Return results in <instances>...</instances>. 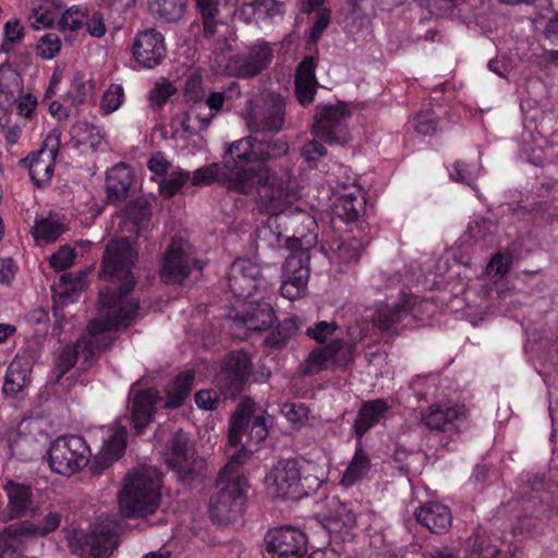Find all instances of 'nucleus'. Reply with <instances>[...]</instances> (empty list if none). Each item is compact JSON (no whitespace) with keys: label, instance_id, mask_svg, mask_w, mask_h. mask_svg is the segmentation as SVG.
Listing matches in <instances>:
<instances>
[{"label":"nucleus","instance_id":"nucleus-57","mask_svg":"<svg viewBox=\"0 0 558 558\" xmlns=\"http://www.w3.org/2000/svg\"><path fill=\"white\" fill-rule=\"evenodd\" d=\"M94 90L92 81H83L81 77H74L71 88L68 93L74 105L84 104Z\"/></svg>","mask_w":558,"mask_h":558},{"label":"nucleus","instance_id":"nucleus-42","mask_svg":"<svg viewBox=\"0 0 558 558\" xmlns=\"http://www.w3.org/2000/svg\"><path fill=\"white\" fill-rule=\"evenodd\" d=\"M150 13L158 20L174 23L182 19L186 0H149Z\"/></svg>","mask_w":558,"mask_h":558},{"label":"nucleus","instance_id":"nucleus-3","mask_svg":"<svg viewBox=\"0 0 558 558\" xmlns=\"http://www.w3.org/2000/svg\"><path fill=\"white\" fill-rule=\"evenodd\" d=\"M263 144L255 136H246L229 145L223 158L222 183L230 191L248 193L255 184L269 177V168L259 162Z\"/></svg>","mask_w":558,"mask_h":558},{"label":"nucleus","instance_id":"nucleus-27","mask_svg":"<svg viewBox=\"0 0 558 558\" xmlns=\"http://www.w3.org/2000/svg\"><path fill=\"white\" fill-rule=\"evenodd\" d=\"M134 177L125 163H118L107 171L106 192L109 204L118 205L126 199Z\"/></svg>","mask_w":558,"mask_h":558},{"label":"nucleus","instance_id":"nucleus-61","mask_svg":"<svg viewBox=\"0 0 558 558\" xmlns=\"http://www.w3.org/2000/svg\"><path fill=\"white\" fill-rule=\"evenodd\" d=\"M337 329L338 325L335 322H318L314 327L307 328L306 335L318 343H323L329 336L333 335Z\"/></svg>","mask_w":558,"mask_h":558},{"label":"nucleus","instance_id":"nucleus-2","mask_svg":"<svg viewBox=\"0 0 558 558\" xmlns=\"http://www.w3.org/2000/svg\"><path fill=\"white\" fill-rule=\"evenodd\" d=\"M248 458V452L241 449L230 454L227 465L219 472L215 490L209 500L210 519L218 524L239 521L246 502L247 481L238 468Z\"/></svg>","mask_w":558,"mask_h":558},{"label":"nucleus","instance_id":"nucleus-10","mask_svg":"<svg viewBox=\"0 0 558 558\" xmlns=\"http://www.w3.org/2000/svg\"><path fill=\"white\" fill-rule=\"evenodd\" d=\"M286 118V101L279 94L270 93L262 101L253 106L247 116L246 124L252 133H278Z\"/></svg>","mask_w":558,"mask_h":558},{"label":"nucleus","instance_id":"nucleus-49","mask_svg":"<svg viewBox=\"0 0 558 558\" xmlns=\"http://www.w3.org/2000/svg\"><path fill=\"white\" fill-rule=\"evenodd\" d=\"M177 93V87L167 81L156 83L149 93L150 107L159 109Z\"/></svg>","mask_w":558,"mask_h":558},{"label":"nucleus","instance_id":"nucleus-6","mask_svg":"<svg viewBox=\"0 0 558 558\" xmlns=\"http://www.w3.org/2000/svg\"><path fill=\"white\" fill-rule=\"evenodd\" d=\"M92 457L85 439L77 435L59 436L47 452L50 470L62 476H71L83 470Z\"/></svg>","mask_w":558,"mask_h":558},{"label":"nucleus","instance_id":"nucleus-4","mask_svg":"<svg viewBox=\"0 0 558 558\" xmlns=\"http://www.w3.org/2000/svg\"><path fill=\"white\" fill-rule=\"evenodd\" d=\"M161 474L154 466H138L128 473L119 494L123 517L131 518L154 513L160 504Z\"/></svg>","mask_w":558,"mask_h":558},{"label":"nucleus","instance_id":"nucleus-17","mask_svg":"<svg viewBox=\"0 0 558 558\" xmlns=\"http://www.w3.org/2000/svg\"><path fill=\"white\" fill-rule=\"evenodd\" d=\"M116 545V533L108 526H97L89 533H76L70 542L71 550L80 558H107Z\"/></svg>","mask_w":558,"mask_h":558},{"label":"nucleus","instance_id":"nucleus-11","mask_svg":"<svg viewBox=\"0 0 558 558\" xmlns=\"http://www.w3.org/2000/svg\"><path fill=\"white\" fill-rule=\"evenodd\" d=\"M310 250L298 247L290 250L282 268L281 295L288 300H294L306 291L310 279Z\"/></svg>","mask_w":558,"mask_h":558},{"label":"nucleus","instance_id":"nucleus-50","mask_svg":"<svg viewBox=\"0 0 558 558\" xmlns=\"http://www.w3.org/2000/svg\"><path fill=\"white\" fill-rule=\"evenodd\" d=\"M24 37V27L21 26L19 20L8 21L4 25V40L0 45V52H9L12 47Z\"/></svg>","mask_w":558,"mask_h":558},{"label":"nucleus","instance_id":"nucleus-37","mask_svg":"<svg viewBox=\"0 0 558 558\" xmlns=\"http://www.w3.org/2000/svg\"><path fill=\"white\" fill-rule=\"evenodd\" d=\"M412 307L408 300L393 305L383 304L378 306L374 316V325L383 331L391 330L410 315Z\"/></svg>","mask_w":558,"mask_h":558},{"label":"nucleus","instance_id":"nucleus-60","mask_svg":"<svg viewBox=\"0 0 558 558\" xmlns=\"http://www.w3.org/2000/svg\"><path fill=\"white\" fill-rule=\"evenodd\" d=\"M281 413L293 424L303 423L308 417V409L303 403L286 402Z\"/></svg>","mask_w":558,"mask_h":558},{"label":"nucleus","instance_id":"nucleus-7","mask_svg":"<svg viewBox=\"0 0 558 558\" xmlns=\"http://www.w3.org/2000/svg\"><path fill=\"white\" fill-rule=\"evenodd\" d=\"M228 288L233 296L240 301L262 295V299H271L272 286L260 276L256 264L248 259H236L228 272Z\"/></svg>","mask_w":558,"mask_h":558},{"label":"nucleus","instance_id":"nucleus-36","mask_svg":"<svg viewBox=\"0 0 558 558\" xmlns=\"http://www.w3.org/2000/svg\"><path fill=\"white\" fill-rule=\"evenodd\" d=\"M215 117V111L204 104V99L193 101V105L184 113L181 125L184 132L198 134L208 129Z\"/></svg>","mask_w":558,"mask_h":558},{"label":"nucleus","instance_id":"nucleus-47","mask_svg":"<svg viewBox=\"0 0 558 558\" xmlns=\"http://www.w3.org/2000/svg\"><path fill=\"white\" fill-rule=\"evenodd\" d=\"M86 10L78 7L73 5L68 9L61 16L59 21V26L62 31H78L84 27V23L86 20Z\"/></svg>","mask_w":558,"mask_h":558},{"label":"nucleus","instance_id":"nucleus-19","mask_svg":"<svg viewBox=\"0 0 558 558\" xmlns=\"http://www.w3.org/2000/svg\"><path fill=\"white\" fill-rule=\"evenodd\" d=\"M231 318L238 327L260 331L274 324L275 313L270 299H262V295L258 294L242 301L240 310Z\"/></svg>","mask_w":558,"mask_h":558},{"label":"nucleus","instance_id":"nucleus-40","mask_svg":"<svg viewBox=\"0 0 558 558\" xmlns=\"http://www.w3.org/2000/svg\"><path fill=\"white\" fill-rule=\"evenodd\" d=\"M66 230L63 219L57 215H49L36 221L32 234L37 243L54 242Z\"/></svg>","mask_w":558,"mask_h":558},{"label":"nucleus","instance_id":"nucleus-33","mask_svg":"<svg viewBox=\"0 0 558 558\" xmlns=\"http://www.w3.org/2000/svg\"><path fill=\"white\" fill-rule=\"evenodd\" d=\"M365 199L363 191L357 186H352L348 192L341 193L335 204V215L341 220L355 221L364 210Z\"/></svg>","mask_w":558,"mask_h":558},{"label":"nucleus","instance_id":"nucleus-30","mask_svg":"<svg viewBox=\"0 0 558 558\" xmlns=\"http://www.w3.org/2000/svg\"><path fill=\"white\" fill-rule=\"evenodd\" d=\"M62 521V514L49 509L44 518L34 523L28 521L17 522L7 527L5 532L11 535H34L47 536L58 530Z\"/></svg>","mask_w":558,"mask_h":558},{"label":"nucleus","instance_id":"nucleus-53","mask_svg":"<svg viewBox=\"0 0 558 558\" xmlns=\"http://www.w3.org/2000/svg\"><path fill=\"white\" fill-rule=\"evenodd\" d=\"M294 329L293 322H286L283 326L269 332L265 338V343L269 348L281 349L286 345L287 341L292 337Z\"/></svg>","mask_w":558,"mask_h":558},{"label":"nucleus","instance_id":"nucleus-32","mask_svg":"<svg viewBox=\"0 0 558 558\" xmlns=\"http://www.w3.org/2000/svg\"><path fill=\"white\" fill-rule=\"evenodd\" d=\"M86 275V271L63 274L52 286L53 302L60 306L74 302L85 288Z\"/></svg>","mask_w":558,"mask_h":558},{"label":"nucleus","instance_id":"nucleus-56","mask_svg":"<svg viewBox=\"0 0 558 558\" xmlns=\"http://www.w3.org/2000/svg\"><path fill=\"white\" fill-rule=\"evenodd\" d=\"M60 49L61 39L54 33L44 35L37 44L38 54L44 59H52L60 52Z\"/></svg>","mask_w":558,"mask_h":558},{"label":"nucleus","instance_id":"nucleus-43","mask_svg":"<svg viewBox=\"0 0 558 558\" xmlns=\"http://www.w3.org/2000/svg\"><path fill=\"white\" fill-rule=\"evenodd\" d=\"M194 371H186L179 374L168 390L166 407L179 408L182 405L191 392V389L194 385Z\"/></svg>","mask_w":558,"mask_h":558},{"label":"nucleus","instance_id":"nucleus-13","mask_svg":"<svg viewBox=\"0 0 558 558\" xmlns=\"http://www.w3.org/2000/svg\"><path fill=\"white\" fill-rule=\"evenodd\" d=\"M170 451L171 456L167 462L177 471L181 481L189 483L204 474L206 463L202 458L195 456L190 446L189 436L182 429L173 434L170 440Z\"/></svg>","mask_w":558,"mask_h":558},{"label":"nucleus","instance_id":"nucleus-62","mask_svg":"<svg viewBox=\"0 0 558 558\" xmlns=\"http://www.w3.org/2000/svg\"><path fill=\"white\" fill-rule=\"evenodd\" d=\"M202 81V75L197 72L191 73V75L186 78L184 85V95L189 100L197 101L204 99Z\"/></svg>","mask_w":558,"mask_h":558},{"label":"nucleus","instance_id":"nucleus-22","mask_svg":"<svg viewBox=\"0 0 558 558\" xmlns=\"http://www.w3.org/2000/svg\"><path fill=\"white\" fill-rule=\"evenodd\" d=\"M8 505L2 513V520L8 522L23 517H34L38 511L34 490L31 485L8 481L3 486Z\"/></svg>","mask_w":558,"mask_h":558},{"label":"nucleus","instance_id":"nucleus-26","mask_svg":"<svg viewBox=\"0 0 558 558\" xmlns=\"http://www.w3.org/2000/svg\"><path fill=\"white\" fill-rule=\"evenodd\" d=\"M32 368L33 363L28 356L16 355L8 366L2 392L10 398L23 392L31 383Z\"/></svg>","mask_w":558,"mask_h":558},{"label":"nucleus","instance_id":"nucleus-58","mask_svg":"<svg viewBox=\"0 0 558 558\" xmlns=\"http://www.w3.org/2000/svg\"><path fill=\"white\" fill-rule=\"evenodd\" d=\"M363 251L362 243L356 239H351L338 245L337 255L344 263H356Z\"/></svg>","mask_w":558,"mask_h":558},{"label":"nucleus","instance_id":"nucleus-34","mask_svg":"<svg viewBox=\"0 0 558 558\" xmlns=\"http://www.w3.org/2000/svg\"><path fill=\"white\" fill-rule=\"evenodd\" d=\"M201 12L206 36H213L216 26L221 23L225 11L234 8V0H195Z\"/></svg>","mask_w":558,"mask_h":558},{"label":"nucleus","instance_id":"nucleus-29","mask_svg":"<svg viewBox=\"0 0 558 558\" xmlns=\"http://www.w3.org/2000/svg\"><path fill=\"white\" fill-rule=\"evenodd\" d=\"M417 521L432 533L441 534L448 531L452 523L450 509L439 502H427L415 511Z\"/></svg>","mask_w":558,"mask_h":558},{"label":"nucleus","instance_id":"nucleus-55","mask_svg":"<svg viewBox=\"0 0 558 558\" xmlns=\"http://www.w3.org/2000/svg\"><path fill=\"white\" fill-rule=\"evenodd\" d=\"M10 450L17 459L29 460L35 453V444L31 438L17 435L11 440Z\"/></svg>","mask_w":558,"mask_h":558},{"label":"nucleus","instance_id":"nucleus-51","mask_svg":"<svg viewBox=\"0 0 558 558\" xmlns=\"http://www.w3.org/2000/svg\"><path fill=\"white\" fill-rule=\"evenodd\" d=\"M438 118L433 109H426L418 112L413 119L414 130L422 135L435 133Z\"/></svg>","mask_w":558,"mask_h":558},{"label":"nucleus","instance_id":"nucleus-52","mask_svg":"<svg viewBox=\"0 0 558 558\" xmlns=\"http://www.w3.org/2000/svg\"><path fill=\"white\" fill-rule=\"evenodd\" d=\"M258 144H263L260 148L262 154L258 155L259 162L266 161L268 159H276L284 156L288 150V144L284 141L276 140V141H264L258 140Z\"/></svg>","mask_w":558,"mask_h":558},{"label":"nucleus","instance_id":"nucleus-23","mask_svg":"<svg viewBox=\"0 0 558 558\" xmlns=\"http://www.w3.org/2000/svg\"><path fill=\"white\" fill-rule=\"evenodd\" d=\"M272 57V50L268 44L256 45L246 53L230 58L227 69L241 78L254 77L269 66Z\"/></svg>","mask_w":558,"mask_h":558},{"label":"nucleus","instance_id":"nucleus-14","mask_svg":"<svg viewBox=\"0 0 558 558\" xmlns=\"http://www.w3.org/2000/svg\"><path fill=\"white\" fill-rule=\"evenodd\" d=\"M306 535L294 527L283 526L268 531L265 536V558H303L307 551Z\"/></svg>","mask_w":558,"mask_h":558},{"label":"nucleus","instance_id":"nucleus-1","mask_svg":"<svg viewBox=\"0 0 558 558\" xmlns=\"http://www.w3.org/2000/svg\"><path fill=\"white\" fill-rule=\"evenodd\" d=\"M136 253L126 239L111 241L107 244L101 265L100 277L108 281H122L119 287H109L99 291V318L88 325L87 335L73 345H65L58 360L59 377L69 372L76 363L81 352L86 356L95 350L109 347L107 332L132 320L140 308L138 302L128 298L135 281L131 276V268L135 262Z\"/></svg>","mask_w":558,"mask_h":558},{"label":"nucleus","instance_id":"nucleus-35","mask_svg":"<svg viewBox=\"0 0 558 558\" xmlns=\"http://www.w3.org/2000/svg\"><path fill=\"white\" fill-rule=\"evenodd\" d=\"M388 411L385 400L376 399L364 402L357 412L354 429L359 437H362L369 428L375 426Z\"/></svg>","mask_w":558,"mask_h":558},{"label":"nucleus","instance_id":"nucleus-46","mask_svg":"<svg viewBox=\"0 0 558 558\" xmlns=\"http://www.w3.org/2000/svg\"><path fill=\"white\" fill-rule=\"evenodd\" d=\"M124 101V89L119 84H111L104 93L100 108L105 113L117 111Z\"/></svg>","mask_w":558,"mask_h":558},{"label":"nucleus","instance_id":"nucleus-45","mask_svg":"<svg viewBox=\"0 0 558 558\" xmlns=\"http://www.w3.org/2000/svg\"><path fill=\"white\" fill-rule=\"evenodd\" d=\"M190 180V172L173 171L169 175L163 177L159 182L160 194L167 198L175 195L181 187Z\"/></svg>","mask_w":558,"mask_h":558},{"label":"nucleus","instance_id":"nucleus-8","mask_svg":"<svg viewBox=\"0 0 558 558\" xmlns=\"http://www.w3.org/2000/svg\"><path fill=\"white\" fill-rule=\"evenodd\" d=\"M351 110L345 104L318 105L315 110L312 132L315 137L329 144L343 145L350 141L348 120Z\"/></svg>","mask_w":558,"mask_h":558},{"label":"nucleus","instance_id":"nucleus-12","mask_svg":"<svg viewBox=\"0 0 558 558\" xmlns=\"http://www.w3.org/2000/svg\"><path fill=\"white\" fill-rule=\"evenodd\" d=\"M279 226H283L291 235L287 236V246L289 250L298 247L313 248L317 244L318 226L315 218L307 211L295 208H289L278 219Z\"/></svg>","mask_w":558,"mask_h":558},{"label":"nucleus","instance_id":"nucleus-21","mask_svg":"<svg viewBox=\"0 0 558 558\" xmlns=\"http://www.w3.org/2000/svg\"><path fill=\"white\" fill-rule=\"evenodd\" d=\"M135 61L145 69H154L166 57L167 48L163 35L155 28L140 32L132 44Z\"/></svg>","mask_w":558,"mask_h":558},{"label":"nucleus","instance_id":"nucleus-16","mask_svg":"<svg viewBox=\"0 0 558 558\" xmlns=\"http://www.w3.org/2000/svg\"><path fill=\"white\" fill-rule=\"evenodd\" d=\"M353 345L338 339L317 348L305 361L303 374L314 375L333 366L342 367L353 360Z\"/></svg>","mask_w":558,"mask_h":558},{"label":"nucleus","instance_id":"nucleus-20","mask_svg":"<svg viewBox=\"0 0 558 558\" xmlns=\"http://www.w3.org/2000/svg\"><path fill=\"white\" fill-rule=\"evenodd\" d=\"M59 148V136L49 134L45 146L37 151L31 153L21 160V165L29 171L32 181L38 187L46 185L53 174V160Z\"/></svg>","mask_w":558,"mask_h":558},{"label":"nucleus","instance_id":"nucleus-24","mask_svg":"<svg viewBox=\"0 0 558 558\" xmlns=\"http://www.w3.org/2000/svg\"><path fill=\"white\" fill-rule=\"evenodd\" d=\"M466 417L463 405L434 403L421 413V422L430 430L450 432L457 428V422Z\"/></svg>","mask_w":558,"mask_h":558},{"label":"nucleus","instance_id":"nucleus-54","mask_svg":"<svg viewBox=\"0 0 558 558\" xmlns=\"http://www.w3.org/2000/svg\"><path fill=\"white\" fill-rule=\"evenodd\" d=\"M478 172L480 166L477 163L474 162L469 165L462 161H458L454 163L453 169L450 172V177L458 182L472 185Z\"/></svg>","mask_w":558,"mask_h":558},{"label":"nucleus","instance_id":"nucleus-39","mask_svg":"<svg viewBox=\"0 0 558 558\" xmlns=\"http://www.w3.org/2000/svg\"><path fill=\"white\" fill-rule=\"evenodd\" d=\"M254 402L250 398L243 399L236 412L232 416L229 427L228 441L230 447H238L241 444L242 435L246 432L250 421L254 417Z\"/></svg>","mask_w":558,"mask_h":558},{"label":"nucleus","instance_id":"nucleus-31","mask_svg":"<svg viewBox=\"0 0 558 558\" xmlns=\"http://www.w3.org/2000/svg\"><path fill=\"white\" fill-rule=\"evenodd\" d=\"M131 395L133 396L132 405V422L137 433L149 424L154 405L158 398L157 392L153 389L147 390H135V385L131 388Z\"/></svg>","mask_w":558,"mask_h":558},{"label":"nucleus","instance_id":"nucleus-38","mask_svg":"<svg viewBox=\"0 0 558 558\" xmlns=\"http://www.w3.org/2000/svg\"><path fill=\"white\" fill-rule=\"evenodd\" d=\"M126 436L125 427L120 426L116 428L112 435L105 440L101 450L97 454V464L105 469L117 461L125 450Z\"/></svg>","mask_w":558,"mask_h":558},{"label":"nucleus","instance_id":"nucleus-25","mask_svg":"<svg viewBox=\"0 0 558 558\" xmlns=\"http://www.w3.org/2000/svg\"><path fill=\"white\" fill-rule=\"evenodd\" d=\"M318 517L330 534L347 533L355 525V514L337 497L324 501Z\"/></svg>","mask_w":558,"mask_h":558},{"label":"nucleus","instance_id":"nucleus-59","mask_svg":"<svg viewBox=\"0 0 558 558\" xmlns=\"http://www.w3.org/2000/svg\"><path fill=\"white\" fill-rule=\"evenodd\" d=\"M495 225L489 219H478L473 221L469 228L468 233L475 241H486L493 234Z\"/></svg>","mask_w":558,"mask_h":558},{"label":"nucleus","instance_id":"nucleus-64","mask_svg":"<svg viewBox=\"0 0 558 558\" xmlns=\"http://www.w3.org/2000/svg\"><path fill=\"white\" fill-rule=\"evenodd\" d=\"M29 20L32 26L36 29H39L50 26L54 21V16L53 13L48 9H44L39 5L32 9Z\"/></svg>","mask_w":558,"mask_h":558},{"label":"nucleus","instance_id":"nucleus-28","mask_svg":"<svg viewBox=\"0 0 558 558\" xmlns=\"http://www.w3.org/2000/svg\"><path fill=\"white\" fill-rule=\"evenodd\" d=\"M316 62L313 57H306L296 68L294 85L295 96L302 106L314 100L318 82L315 75Z\"/></svg>","mask_w":558,"mask_h":558},{"label":"nucleus","instance_id":"nucleus-9","mask_svg":"<svg viewBox=\"0 0 558 558\" xmlns=\"http://www.w3.org/2000/svg\"><path fill=\"white\" fill-rule=\"evenodd\" d=\"M242 194L255 195L258 211L272 216L276 223L295 199V194L288 191L284 182L270 170L267 180H262L248 193Z\"/></svg>","mask_w":558,"mask_h":558},{"label":"nucleus","instance_id":"nucleus-63","mask_svg":"<svg viewBox=\"0 0 558 558\" xmlns=\"http://www.w3.org/2000/svg\"><path fill=\"white\" fill-rule=\"evenodd\" d=\"M75 251L70 246H62L50 257V265L57 270H63L72 266Z\"/></svg>","mask_w":558,"mask_h":558},{"label":"nucleus","instance_id":"nucleus-44","mask_svg":"<svg viewBox=\"0 0 558 558\" xmlns=\"http://www.w3.org/2000/svg\"><path fill=\"white\" fill-rule=\"evenodd\" d=\"M369 465L366 452L362 448L356 449L352 461L342 476V484L351 486L363 478L367 474Z\"/></svg>","mask_w":558,"mask_h":558},{"label":"nucleus","instance_id":"nucleus-18","mask_svg":"<svg viewBox=\"0 0 558 558\" xmlns=\"http://www.w3.org/2000/svg\"><path fill=\"white\" fill-rule=\"evenodd\" d=\"M193 268L202 269V266L186 253V243L182 239L173 240L163 257L161 279L167 283H182Z\"/></svg>","mask_w":558,"mask_h":558},{"label":"nucleus","instance_id":"nucleus-5","mask_svg":"<svg viewBox=\"0 0 558 558\" xmlns=\"http://www.w3.org/2000/svg\"><path fill=\"white\" fill-rule=\"evenodd\" d=\"M269 494L279 498L300 499L320 485L316 476L305 474L295 460L279 461L266 476Z\"/></svg>","mask_w":558,"mask_h":558},{"label":"nucleus","instance_id":"nucleus-48","mask_svg":"<svg viewBox=\"0 0 558 558\" xmlns=\"http://www.w3.org/2000/svg\"><path fill=\"white\" fill-rule=\"evenodd\" d=\"M225 172L223 166L220 167L218 163H210L202 167L193 172L190 180L193 185H208L214 181L219 180L222 182L221 174Z\"/></svg>","mask_w":558,"mask_h":558},{"label":"nucleus","instance_id":"nucleus-41","mask_svg":"<svg viewBox=\"0 0 558 558\" xmlns=\"http://www.w3.org/2000/svg\"><path fill=\"white\" fill-rule=\"evenodd\" d=\"M71 141L75 147L88 145L93 151L100 147L104 135L100 129L86 121H77L70 129Z\"/></svg>","mask_w":558,"mask_h":558},{"label":"nucleus","instance_id":"nucleus-15","mask_svg":"<svg viewBox=\"0 0 558 558\" xmlns=\"http://www.w3.org/2000/svg\"><path fill=\"white\" fill-rule=\"evenodd\" d=\"M251 375V360L243 351L231 352L223 361L215 381L227 398L239 395Z\"/></svg>","mask_w":558,"mask_h":558}]
</instances>
